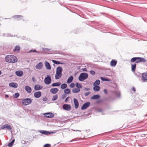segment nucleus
<instances>
[{
	"label": "nucleus",
	"mask_w": 147,
	"mask_h": 147,
	"mask_svg": "<svg viewBox=\"0 0 147 147\" xmlns=\"http://www.w3.org/2000/svg\"><path fill=\"white\" fill-rule=\"evenodd\" d=\"M5 59L6 62L9 63H15L18 61L17 58L13 55H7L5 57Z\"/></svg>",
	"instance_id": "f257e3e1"
},
{
	"label": "nucleus",
	"mask_w": 147,
	"mask_h": 147,
	"mask_svg": "<svg viewBox=\"0 0 147 147\" xmlns=\"http://www.w3.org/2000/svg\"><path fill=\"white\" fill-rule=\"evenodd\" d=\"M63 69L61 66H59L57 68L55 78L56 80L60 79L62 75V72Z\"/></svg>",
	"instance_id": "f03ea898"
},
{
	"label": "nucleus",
	"mask_w": 147,
	"mask_h": 147,
	"mask_svg": "<svg viewBox=\"0 0 147 147\" xmlns=\"http://www.w3.org/2000/svg\"><path fill=\"white\" fill-rule=\"evenodd\" d=\"M88 77V74L86 73H81L78 77V79L80 81H83L87 79Z\"/></svg>",
	"instance_id": "7ed1b4c3"
},
{
	"label": "nucleus",
	"mask_w": 147,
	"mask_h": 147,
	"mask_svg": "<svg viewBox=\"0 0 147 147\" xmlns=\"http://www.w3.org/2000/svg\"><path fill=\"white\" fill-rule=\"evenodd\" d=\"M22 102L24 105H27L30 104L32 102V100L30 98H26L21 99Z\"/></svg>",
	"instance_id": "20e7f679"
},
{
	"label": "nucleus",
	"mask_w": 147,
	"mask_h": 147,
	"mask_svg": "<svg viewBox=\"0 0 147 147\" xmlns=\"http://www.w3.org/2000/svg\"><path fill=\"white\" fill-rule=\"evenodd\" d=\"M51 82V78L49 75H48L47 77L45 78L44 80V82L47 85L49 84Z\"/></svg>",
	"instance_id": "39448f33"
},
{
	"label": "nucleus",
	"mask_w": 147,
	"mask_h": 147,
	"mask_svg": "<svg viewBox=\"0 0 147 147\" xmlns=\"http://www.w3.org/2000/svg\"><path fill=\"white\" fill-rule=\"evenodd\" d=\"M43 115L44 117L49 118H51L54 116V114L51 112L45 113Z\"/></svg>",
	"instance_id": "423d86ee"
},
{
	"label": "nucleus",
	"mask_w": 147,
	"mask_h": 147,
	"mask_svg": "<svg viewBox=\"0 0 147 147\" xmlns=\"http://www.w3.org/2000/svg\"><path fill=\"white\" fill-rule=\"evenodd\" d=\"M90 103L89 102H87L84 104L81 107V109L83 110L87 108L90 106Z\"/></svg>",
	"instance_id": "0eeeda50"
},
{
	"label": "nucleus",
	"mask_w": 147,
	"mask_h": 147,
	"mask_svg": "<svg viewBox=\"0 0 147 147\" xmlns=\"http://www.w3.org/2000/svg\"><path fill=\"white\" fill-rule=\"evenodd\" d=\"M63 108L64 110L67 111H69L71 108L70 105L67 104L63 105Z\"/></svg>",
	"instance_id": "6e6552de"
},
{
	"label": "nucleus",
	"mask_w": 147,
	"mask_h": 147,
	"mask_svg": "<svg viewBox=\"0 0 147 147\" xmlns=\"http://www.w3.org/2000/svg\"><path fill=\"white\" fill-rule=\"evenodd\" d=\"M5 128H7L8 129L11 130L12 129V127L9 124H5L2 126L1 127V129H4Z\"/></svg>",
	"instance_id": "1a4fd4ad"
},
{
	"label": "nucleus",
	"mask_w": 147,
	"mask_h": 147,
	"mask_svg": "<svg viewBox=\"0 0 147 147\" xmlns=\"http://www.w3.org/2000/svg\"><path fill=\"white\" fill-rule=\"evenodd\" d=\"M39 132L45 135H49L53 133L52 132L42 130H40L39 131Z\"/></svg>",
	"instance_id": "9d476101"
},
{
	"label": "nucleus",
	"mask_w": 147,
	"mask_h": 147,
	"mask_svg": "<svg viewBox=\"0 0 147 147\" xmlns=\"http://www.w3.org/2000/svg\"><path fill=\"white\" fill-rule=\"evenodd\" d=\"M43 67L42 63L41 62L39 63L35 66L36 68L38 69H41Z\"/></svg>",
	"instance_id": "9b49d317"
},
{
	"label": "nucleus",
	"mask_w": 147,
	"mask_h": 147,
	"mask_svg": "<svg viewBox=\"0 0 147 147\" xmlns=\"http://www.w3.org/2000/svg\"><path fill=\"white\" fill-rule=\"evenodd\" d=\"M41 96V93L40 91H38L35 92L34 96L36 98H39Z\"/></svg>",
	"instance_id": "f8f14e48"
},
{
	"label": "nucleus",
	"mask_w": 147,
	"mask_h": 147,
	"mask_svg": "<svg viewBox=\"0 0 147 147\" xmlns=\"http://www.w3.org/2000/svg\"><path fill=\"white\" fill-rule=\"evenodd\" d=\"M59 90L57 88H52L50 90V92L53 94H55Z\"/></svg>",
	"instance_id": "ddd939ff"
},
{
	"label": "nucleus",
	"mask_w": 147,
	"mask_h": 147,
	"mask_svg": "<svg viewBox=\"0 0 147 147\" xmlns=\"http://www.w3.org/2000/svg\"><path fill=\"white\" fill-rule=\"evenodd\" d=\"M74 101L75 105V108L76 109H77L79 106V103L78 100L76 98L74 99Z\"/></svg>",
	"instance_id": "4468645a"
},
{
	"label": "nucleus",
	"mask_w": 147,
	"mask_h": 147,
	"mask_svg": "<svg viewBox=\"0 0 147 147\" xmlns=\"http://www.w3.org/2000/svg\"><path fill=\"white\" fill-rule=\"evenodd\" d=\"M9 86L10 87L17 88L18 86V84L17 83L15 82H11L9 84Z\"/></svg>",
	"instance_id": "2eb2a0df"
},
{
	"label": "nucleus",
	"mask_w": 147,
	"mask_h": 147,
	"mask_svg": "<svg viewBox=\"0 0 147 147\" xmlns=\"http://www.w3.org/2000/svg\"><path fill=\"white\" fill-rule=\"evenodd\" d=\"M117 62V61L115 60H112L110 62L111 66L113 67H115L116 65Z\"/></svg>",
	"instance_id": "dca6fc26"
},
{
	"label": "nucleus",
	"mask_w": 147,
	"mask_h": 147,
	"mask_svg": "<svg viewBox=\"0 0 147 147\" xmlns=\"http://www.w3.org/2000/svg\"><path fill=\"white\" fill-rule=\"evenodd\" d=\"M25 89L26 91L29 93H30L32 91L31 88L28 86H26L25 87Z\"/></svg>",
	"instance_id": "f3484780"
},
{
	"label": "nucleus",
	"mask_w": 147,
	"mask_h": 147,
	"mask_svg": "<svg viewBox=\"0 0 147 147\" xmlns=\"http://www.w3.org/2000/svg\"><path fill=\"white\" fill-rule=\"evenodd\" d=\"M16 75L18 76L21 77L23 75V72L21 71H16L15 72Z\"/></svg>",
	"instance_id": "a211bd4d"
},
{
	"label": "nucleus",
	"mask_w": 147,
	"mask_h": 147,
	"mask_svg": "<svg viewBox=\"0 0 147 147\" xmlns=\"http://www.w3.org/2000/svg\"><path fill=\"white\" fill-rule=\"evenodd\" d=\"M113 93L116 95L117 98H120V92L118 90H116L113 91Z\"/></svg>",
	"instance_id": "6ab92c4d"
},
{
	"label": "nucleus",
	"mask_w": 147,
	"mask_h": 147,
	"mask_svg": "<svg viewBox=\"0 0 147 147\" xmlns=\"http://www.w3.org/2000/svg\"><path fill=\"white\" fill-rule=\"evenodd\" d=\"M45 66L46 68L49 70L51 69V66L49 63L47 61H46L45 63Z\"/></svg>",
	"instance_id": "aec40b11"
},
{
	"label": "nucleus",
	"mask_w": 147,
	"mask_h": 147,
	"mask_svg": "<svg viewBox=\"0 0 147 147\" xmlns=\"http://www.w3.org/2000/svg\"><path fill=\"white\" fill-rule=\"evenodd\" d=\"M100 96L99 95H94L91 97V99L92 100H96L100 98Z\"/></svg>",
	"instance_id": "412c9836"
},
{
	"label": "nucleus",
	"mask_w": 147,
	"mask_h": 147,
	"mask_svg": "<svg viewBox=\"0 0 147 147\" xmlns=\"http://www.w3.org/2000/svg\"><path fill=\"white\" fill-rule=\"evenodd\" d=\"M142 80L143 81L147 80V74L145 73L142 74Z\"/></svg>",
	"instance_id": "4be33fe9"
},
{
	"label": "nucleus",
	"mask_w": 147,
	"mask_h": 147,
	"mask_svg": "<svg viewBox=\"0 0 147 147\" xmlns=\"http://www.w3.org/2000/svg\"><path fill=\"white\" fill-rule=\"evenodd\" d=\"M61 84V83L60 82H55L52 84L51 86L53 87L59 86Z\"/></svg>",
	"instance_id": "5701e85b"
},
{
	"label": "nucleus",
	"mask_w": 147,
	"mask_h": 147,
	"mask_svg": "<svg viewBox=\"0 0 147 147\" xmlns=\"http://www.w3.org/2000/svg\"><path fill=\"white\" fill-rule=\"evenodd\" d=\"M42 87L41 86L38 85H36L34 86V89L36 90H38L41 89Z\"/></svg>",
	"instance_id": "b1692460"
},
{
	"label": "nucleus",
	"mask_w": 147,
	"mask_h": 147,
	"mask_svg": "<svg viewBox=\"0 0 147 147\" xmlns=\"http://www.w3.org/2000/svg\"><path fill=\"white\" fill-rule=\"evenodd\" d=\"M94 87L93 88V89L94 91H98L100 89V87L99 86H94Z\"/></svg>",
	"instance_id": "393cba45"
},
{
	"label": "nucleus",
	"mask_w": 147,
	"mask_h": 147,
	"mask_svg": "<svg viewBox=\"0 0 147 147\" xmlns=\"http://www.w3.org/2000/svg\"><path fill=\"white\" fill-rule=\"evenodd\" d=\"M20 46L19 45H16L13 49V51L14 52L17 51L19 52L20 51Z\"/></svg>",
	"instance_id": "a878e982"
},
{
	"label": "nucleus",
	"mask_w": 147,
	"mask_h": 147,
	"mask_svg": "<svg viewBox=\"0 0 147 147\" xmlns=\"http://www.w3.org/2000/svg\"><path fill=\"white\" fill-rule=\"evenodd\" d=\"M73 79V77L72 76H70L69 78L67 80V83L69 84L71 82Z\"/></svg>",
	"instance_id": "bb28decb"
},
{
	"label": "nucleus",
	"mask_w": 147,
	"mask_h": 147,
	"mask_svg": "<svg viewBox=\"0 0 147 147\" xmlns=\"http://www.w3.org/2000/svg\"><path fill=\"white\" fill-rule=\"evenodd\" d=\"M138 59L139 61H137L138 62H145L146 61V59L143 57H138Z\"/></svg>",
	"instance_id": "cd10ccee"
},
{
	"label": "nucleus",
	"mask_w": 147,
	"mask_h": 147,
	"mask_svg": "<svg viewBox=\"0 0 147 147\" xmlns=\"http://www.w3.org/2000/svg\"><path fill=\"white\" fill-rule=\"evenodd\" d=\"M80 89L76 88H74L72 90L73 92L74 93H78L80 92Z\"/></svg>",
	"instance_id": "c85d7f7f"
},
{
	"label": "nucleus",
	"mask_w": 147,
	"mask_h": 147,
	"mask_svg": "<svg viewBox=\"0 0 147 147\" xmlns=\"http://www.w3.org/2000/svg\"><path fill=\"white\" fill-rule=\"evenodd\" d=\"M136 63H134L131 65V71L132 72H134L136 70Z\"/></svg>",
	"instance_id": "c756f323"
},
{
	"label": "nucleus",
	"mask_w": 147,
	"mask_h": 147,
	"mask_svg": "<svg viewBox=\"0 0 147 147\" xmlns=\"http://www.w3.org/2000/svg\"><path fill=\"white\" fill-rule=\"evenodd\" d=\"M100 83V81L99 80H96L95 82L93 83V86H98L99 85Z\"/></svg>",
	"instance_id": "7c9ffc66"
},
{
	"label": "nucleus",
	"mask_w": 147,
	"mask_h": 147,
	"mask_svg": "<svg viewBox=\"0 0 147 147\" xmlns=\"http://www.w3.org/2000/svg\"><path fill=\"white\" fill-rule=\"evenodd\" d=\"M52 62L55 64L57 65L60 64H63V63H61L59 61H57L55 60H53Z\"/></svg>",
	"instance_id": "2f4dec72"
},
{
	"label": "nucleus",
	"mask_w": 147,
	"mask_h": 147,
	"mask_svg": "<svg viewBox=\"0 0 147 147\" xmlns=\"http://www.w3.org/2000/svg\"><path fill=\"white\" fill-rule=\"evenodd\" d=\"M64 92L66 94H68L70 93V90L68 88L65 89L64 90Z\"/></svg>",
	"instance_id": "473e14b6"
},
{
	"label": "nucleus",
	"mask_w": 147,
	"mask_h": 147,
	"mask_svg": "<svg viewBox=\"0 0 147 147\" xmlns=\"http://www.w3.org/2000/svg\"><path fill=\"white\" fill-rule=\"evenodd\" d=\"M76 86L78 88L80 89V88H82V86L81 84L78 83V82H76Z\"/></svg>",
	"instance_id": "72a5a7b5"
},
{
	"label": "nucleus",
	"mask_w": 147,
	"mask_h": 147,
	"mask_svg": "<svg viewBox=\"0 0 147 147\" xmlns=\"http://www.w3.org/2000/svg\"><path fill=\"white\" fill-rule=\"evenodd\" d=\"M67 86V85L66 84H63L61 85V88L62 89L65 88Z\"/></svg>",
	"instance_id": "f704fd0d"
},
{
	"label": "nucleus",
	"mask_w": 147,
	"mask_h": 147,
	"mask_svg": "<svg viewBox=\"0 0 147 147\" xmlns=\"http://www.w3.org/2000/svg\"><path fill=\"white\" fill-rule=\"evenodd\" d=\"M137 60H138V57H134L132 58L131 60V62H135Z\"/></svg>",
	"instance_id": "c9c22d12"
},
{
	"label": "nucleus",
	"mask_w": 147,
	"mask_h": 147,
	"mask_svg": "<svg viewBox=\"0 0 147 147\" xmlns=\"http://www.w3.org/2000/svg\"><path fill=\"white\" fill-rule=\"evenodd\" d=\"M14 141L15 140H13L11 142L8 144V146L9 147H11L13 145V144L14 143Z\"/></svg>",
	"instance_id": "e433bc0d"
},
{
	"label": "nucleus",
	"mask_w": 147,
	"mask_h": 147,
	"mask_svg": "<svg viewBox=\"0 0 147 147\" xmlns=\"http://www.w3.org/2000/svg\"><path fill=\"white\" fill-rule=\"evenodd\" d=\"M22 17L23 16L20 15H16L12 16V17L13 18H19Z\"/></svg>",
	"instance_id": "4c0bfd02"
},
{
	"label": "nucleus",
	"mask_w": 147,
	"mask_h": 147,
	"mask_svg": "<svg viewBox=\"0 0 147 147\" xmlns=\"http://www.w3.org/2000/svg\"><path fill=\"white\" fill-rule=\"evenodd\" d=\"M58 97V96L57 94L54 96L52 98V100L53 101H55L56 100Z\"/></svg>",
	"instance_id": "58836bf2"
},
{
	"label": "nucleus",
	"mask_w": 147,
	"mask_h": 147,
	"mask_svg": "<svg viewBox=\"0 0 147 147\" xmlns=\"http://www.w3.org/2000/svg\"><path fill=\"white\" fill-rule=\"evenodd\" d=\"M19 96H20L19 94V93H15L14 94V97L16 98H17L18 97H19Z\"/></svg>",
	"instance_id": "ea45409f"
},
{
	"label": "nucleus",
	"mask_w": 147,
	"mask_h": 147,
	"mask_svg": "<svg viewBox=\"0 0 147 147\" xmlns=\"http://www.w3.org/2000/svg\"><path fill=\"white\" fill-rule=\"evenodd\" d=\"M42 51H48L50 50V49H48V48H42Z\"/></svg>",
	"instance_id": "a19ab883"
},
{
	"label": "nucleus",
	"mask_w": 147,
	"mask_h": 147,
	"mask_svg": "<svg viewBox=\"0 0 147 147\" xmlns=\"http://www.w3.org/2000/svg\"><path fill=\"white\" fill-rule=\"evenodd\" d=\"M75 85L73 83H72L70 84L69 87L71 88H73L74 87Z\"/></svg>",
	"instance_id": "79ce46f5"
},
{
	"label": "nucleus",
	"mask_w": 147,
	"mask_h": 147,
	"mask_svg": "<svg viewBox=\"0 0 147 147\" xmlns=\"http://www.w3.org/2000/svg\"><path fill=\"white\" fill-rule=\"evenodd\" d=\"M51 145L50 144H45L44 146L43 147H51Z\"/></svg>",
	"instance_id": "37998d69"
},
{
	"label": "nucleus",
	"mask_w": 147,
	"mask_h": 147,
	"mask_svg": "<svg viewBox=\"0 0 147 147\" xmlns=\"http://www.w3.org/2000/svg\"><path fill=\"white\" fill-rule=\"evenodd\" d=\"M90 73L91 74H92V75H94L95 74V72L93 70H91L90 71Z\"/></svg>",
	"instance_id": "c03bdc74"
},
{
	"label": "nucleus",
	"mask_w": 147,
	"mask_h": 147,
	"mask_svg": "<svg viewBox=\"0 0 147 147\" xmlns=\"http://www.w3.org/2000/svg\"><path fill=\"white\" fill-rule=\"evenodd\" d=\"M91 93L90 92H88L84 94V95L85 96H87L88 95H89Z\"/></svg>",
	"instance_id": "a18cd8bd"
},
{
	"label": "nucleus",
	"mask_w": 147,
	"mask_h": 147,
	"mask_svg": "<svg viewBox=\"0 0 147 147\" xmlns=\"http://www.w3.org/2000/svg\"><path fill=\"white\" fill-rule=\"evenodd\" d=\"M37 52V51L35 49L34 50H31L29 51V53H32V52Z\"/></svg>",
	"instance_id": "49530a36"
},
{
	"label": "nucleus",
	"mask_w": 147,
	"mask_h": 147,
	"mask_svg": "<svg viewBox=\"0 0 147 147\" xmlns=\"http://www.w3.org/2000/svg\"><path fill=\"white\" fill-rule=\"evenodd\" d=\"M66 95L65 94H63L61 97V98L62 99H64L66 96Z\"/></svg>",
	"instance_id": "de8ad7c7"
},
{
	"label": "nucleus",
	"mask_w": 147,
	"mask_h": 147,
	"mask_svg": "<svg viewBox=\"0 0 147 147\" xmlns=\"http://www.w3.org/2000/svg\"><path fill=\"white\" fill-rule=\"evenodd\" d=\"M36 53H39V54H42V53H44L42 51H37V52Z\"/></svg>",
	"instance_id": "09e8293b"
},
{
	"label": "nucleus",
	"mask_w": 147,
	"mask_h": 147,
	"mask_svg": "<svg viewBox=\"0 0 147 147\" xmlns=\"http://www.w3.org/2000/svg\"><path fill=\"white\" fill-rule=\"evenodd\" d=\"M106 78H104V77H100V79L103 81H105Z\"/></svg>",
	"instance_id": "8fccbe9b"
},
{
	"label": "nucleus",
	"mask_w": 147,
	"mask_h": 147,
	"mask_svg": "<svg viewBox=\"0 0 147 147\" xmlns=\"http://www.w3.org/2000/svg\"><path fill=\"white\" fill-rule=\"evenodd\" d=\"M47 100V98L46 97H44L42 99V100L44 101H46Z\"/></svg>",
	"instance_id": "3c124183"
},
{
	"label": "nucleus",
	"mask_w": 147,
	"mask_h": 147,
	"mask_svg": "<svg viewBox=\"0 0 147 147\" xmlns=\"http://www.w3.org/2000/svg\"><path fill=\"white\" fill-rule=\"evenodd\" d=\"M103 92L105 94H107L108 93L106 89H104L103 90Z\"/></svg>",
	"instance_id": "603ef678"
},
{
	"label": "nucleus",
	"mask_w": 147,
	"mask_h": 147,
	"mask_svg": "<svg viewBox=\"0 0 147 147\" xmlns=\"http://www.w3.org/2000/svg\"><path fill=\"white\" fill-rule=\"evenodd\" d=\"M84 90L85 91H88V90H90V89L89 88H84Z\"/></svg>",
	"instance_id": "864d4df0"
},
{
	"label": "nucleus",
	"mask_w": 147,
	"mask_h": 147,
	"mask_svg": "<svg viewBox=\"0 0 147 147\" xmlns=\"http://www.w3.org/2000/svg\"><path fill=\"white\" fill-rule=\"evenodd\" d=\"M13 36L11 35L10 34H8L7 35V37H12Z\"/></svg>",
	"instance_id": "5fc2aeb1"
},
{
	"label": "nucleus",
	"mask_w": 147,
	"mask_h": 147,
	"mask_svg": "<svg viewBox=\"0 0 147 147\" xmlns=\"http://www.w3.org/2000/svg\"><path fill=\"white\" fill-rule=\"evenodd\" d=\"M32 80L34 82H35L36 81V80L34 77H32Z\"/></svg>",
	"instance_id": "6e6d98bb"
},
{
	"label": "nucleus",
	"mask_w": 147,
	"mask_h": 147,
	"mask_svg": "<svg viewBox=\"0 0 147 147\" xmlns=\"http://www.w3.org/2000/svg\"><path fill=\"white\" fill-rule=\"evenodd\" d=\"M82 70L83 71H87V69L86 68H83L82 69Z\"/></svg>",
	"instance_id": "4d7b16f0"
},
{
	"label": "nucleus",
	"mask_w": 147,
	"mask_h": 147,
	"mask_svg": "<svg viewBox=\"0 0 147 147\" xmlns=\"http://www.w3.org/2000/svg\"><path fill=\"white\" fill-rule=\"evenodd\" d=\"M132 90H133L134 92H135L136 91V89L135 88H134V87H132Z\"/></svg>",
	"instance_id": "13d9d810"
},
{
	"label": "nucleus",
	"mask_w": 147,
	"mask_h": 147,
	"mask_svg": "<svg viewBox=\"0 0 147 147\" xmlns=\"http://www.w3.org/2000/svg\"><path fill=\"white\" fill-rule=\"evenodd\" d=\"M69 97H67L65 100V102H66L67 101V99L68 98H69Z\"/></svg>",
	"instance_id": "bf43d9fd"
},
{
	"label": "nucleus",
	"mask_w": 147,
	"mask_h": 147,
	"mask_svg": "<svg viewBox=\"0 0 147 147\" xmlns=\"http://www.w3.org/2000/svg\"><path fill=\"white\" fill-rule=\"evenodd\" d=\"M25 141L24 140H22L21 142V143L22 144H25Z\"/></svg>",
	"instance_id": "052dcab7"
},
{
	"label": "nucleus",
	"mask_w": 147,
	"mask_h": 147,
	"mask_svg": "<svg viewBox=\"0 0 147 147\" xmlns=\"http://www.w3.org/2000/svg\"><path fill=\"white\" fill-rule=\"evenodd\" d=\"M105 81H109V80L108 78H106Z\"/></svg>",
	"instance_id": "680f3d73"
},
{
	"label": "nucleus",
	"mask_w": 147,
	"mask_h": 147,
	"mask_svg": "<svg viewBox=\"0 0 147 147\" xmlns=\"http://www.w3.org/2000/svg\"><path fill=\"white\" fill-rule=\"evenodd\" d=\"M73 131H79L80 132H81V131L80 130H72Z\"/></svg>",
	"instance_id": "e2e57ef3"
},
{
	"label": "nucleus",
	"mask_w": 147,
	"mask_h": 147,
	"mask_svg": "<svg viewBox=\"0 0 147 147\" xmlns=\"http://www.w3.org/2000/svg\"><path fill=\"white\" fill-rule=\"evenodd\" d=\"M5 97L6 98H8L9 97V96L7 95H6L5 96Z\"/></svg>",
	"instance_id": "0e129e2a"
},
{
	"label": "nucleus",
	"mask_w": 147,
	"mask_h": 147,
	"mask_svg": "<svg viewBox=\"0 0 147 147\" xmlns=\"http://www.w3.org/2000/svg\"><path fill=\"white\" fill-rule=\"evenodd\" d=\"M137 61H139V60H137L136 61V63H139V62H137Z\"/></svg>",
	"instance_id": "69168bd1"
},
{
	"label": "nucleus",
	"mask_w": 147,
	"mask_h": 147,
	"mask_svg": "<svg viewBox=\"0 0 147 147\" xmlns=\"http://www.w3.org/2000/svg\"><path fill=\"white\" fill-rule=\"evenodd\" d=\"M73 141H74V139H73V140H71L70 141V142H72Z\"/></svg>",
	"instance_id": "338daca9"
},
{
	"label": "nucleus",
	"mask_w": 147,
	"mask_h": 147,
	"mask_svg": "<svg viewBox=\"0 0 147 147\" xmlns=\"http://www.w3.org/2000/svg\"><path fill=\"white\" fill-rule=\"evenodd\" d=\"M1 71H0V75H1Z\"/></svg>",
	"instance_id": "774afa93"
}]
</instances>
